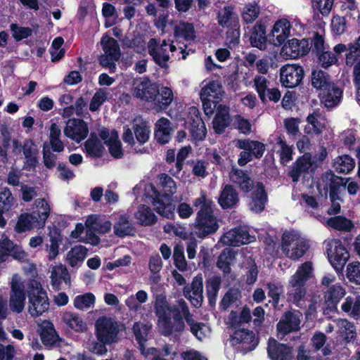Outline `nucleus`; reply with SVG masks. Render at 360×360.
<instances>
[{
    "label": "nucleus",
    "instance_id": "f257e3e1",
    "mask_svg": "<svg viewBox=\"0 0 360 360\" xmlns=\"http://www.w3.org/2000/svg\"><path fill=\"white\" fill-rule=\"evenodd\" d=\"M193 206L198 209L193 224V233L202 239L214 234L219 229V224L212 200L207 198L205 192H201L200 195L193 200Z\"/></svg>",
    "mask_w": 360,
    "mask_h": 360
},
{
    "label": "nucleus",
    "instance_id": "f03ea898",
    "mask_svg": "<svg viewBox=\"0 0 360 360\" xmlns=\"http://www.w3.org/2000/svg\"><path fill=\"white\" fill-rule=\"evenodd\" d=\"M162 185L164 188H169L166 191L169 193L166 192L161 193L154 186H152V204L158 214L165 218L172 219L174 217L175 206L171 202V196L175 192V182L171 176L165 174Z\"/></svg>",
    "mask_w": 360,
    "mask_h": 360
},
{
    "label": "nucleus",
    "instance_id": "7ed1b4c3",
    "mask_svg": "<svg viewBox=\"0 0 360 360\" xmlns=\"http://www.w3.org/2000/svg\"><path fill=\"white\" fill-rule=\"evenodd\" d=\"M28 310L32 316H39L48 311L49 300L40 282L32 280L27 285Z\"/></svg>",
    "mask_w": 360,
    "mask_h": 360
},
{
    "label": "nucleus",
    "instance_id": "20e7f679",
    "mask_svg": "<svg viewBox=\"0 0 360 360\" xmlns=\"http://www.w3.org/2000/svg\"><path fill=\"white\" fill-rule=\"evenodd\" d=\"M37 207V210L32 214L24 213L18 217L15 226V231L17 233H21L31 230L34 222H37L39 226H44L50 214V206L44 199H40Z\"/></svg>",
    "mask_w": 360,
    "mask_h": 360
},
{
    "label": "nucleus",
    "instance_id": "39448f33",
    "mask_svg": "<svg viewBox=\"0 0 360 360\" xmlns=\"http://www.w3.org/2000/svg\"><path fill=\"white\" fill-rule=\"evenodd\" d=\"M103 54H101L98 58V63L103 68L108 69L110 73L116 70L115 62L119 60L121 52L117 41L112 37L105 34L101 40Z\"/></svg>",
    "mask_w": 360,
    "mask_h": 360
},
{
    "label": "nucleus",
    "instance_id": "423d86ee",
    "mask_svg": "<svg viewBox=\"0 0 360 360\" xmlns=\"http://www.w3.org/2000/svg\"><path fill=\"white\" fill-rule=\"evenodd\" d=\"M328 261L336 270L341 269L349 255L345 246L339 239L329 238L324 241Z\"/></svg>",
    "mask_w": 360,
    "mask_h": 360
},
{
    "label": "nucleus",
    "instance_id": "0eeeda50",
    "mask_svg": "<svg viewBox=\"0 0 360 360\" xmlns=\"http://www.w3.org/2000/svg\"><path fill=\"white\" fill-rule=\"evenodd\" d=\"M96 335L98 341L113 343L117 342L120 332L117 322L111 318L101 316L98 319L95 324Z\"/></svg>",
    "mask_w": 360,
    "mask_h": 360
},
{
    "label": "nucleus",
    "instance_id": "6e6552de",
    "mask_svg": "<svg viewBox=\"0 0 360 360\" xmlns=\"http://www.w3.org/2000/svg\"><path fill=\"white\" fill-rule=\"evenodd\" d=\"M170 305H169L165 295H157L154 304V310L161 323L163 333L165 336L170 335L173 332V326L171 321V315L168 313Z\"/></svg>",
    "mask_w": 360,
    "mask_h": 360
},
{
    "label": "nucleus",
    "instance_id": "1a4fd4ad",
    "mask_svg": "<svg viewBox=\"0 0 360 360\" xmlns=\"http://www.w3.org/2000/svg\"><path fill=\"white\" fill-rule=\"evenodd\" d=\"M312 275L311 262H306L297 267L294 275V302L300 301L305 295L304 283Z\"/></svg>",
    "mask_w": 360,
    "mask_h": 360
},
{
    "label": "nucleus",
    "instance_id": "9d476101",
    "mask_svg": "<svg viewBox=\"0 0 360 360\" xmlns=\"http://www.w3.org/2000/svg\"><path fill=\"white\" fill-rule=\"evenodd\" d=\"M233 7L231 6H224L217 14V21L219 25L223 27L232 30L234 43H238L240 36V24L238 15L234 12Z\"/></svg>",
    "mask_w": 360,
    "mask_h": 360
},
{
    "label": "nucleus",
    "instance_id": "9b49d317",
    "mask_svg": "<svg viewBox=\"0 0 360 360\" xmlns=\"http://www.w3.org/2000/svg\"><path fill=\"white\" fill-rule=\"evenodd\" d=\"M233 345L241 344V349L244 354L254 350L259 344V338L252 330L238 328L231 335Z\"/></svg>",
    "mask_w": 360,
    "mask_h": 360
},
{
    "label": "nucleus",
    "instance_id": "f8f14e48",
    "mask_svg": "<svg viewBox=\"0 0 360 360\" xmlns=\"http://www.w3.org/2000/svg\"><path fill=\"white\" fill-rule=\"evenodd\" d=\"M291 241H292V234L290 232L283 234L281 245L272 238H266L264 241L266 245L265 249L277 257L284 255L289 259H292V252H290V250Z\"/></svg>",
    "mask_w": 360,
    "mask_h": 360
},
{
    "label": "nucleus",
    "instance_id": "ddd939ff",
    "mask_svg": "<svg viewBox=\"0 0 360 360\" xmlns=\"http://www.w3.org/2000/svg\"><path fill=\"white\" fill-rule=\"evenodd\" d=\"M267 354L271 360H292V345L281 343L270 337L267 342Z\"/></svg>",
    "mask_w": 360,
    "mask_h": 360
},
{
    "label": "nucleus",
    "instance_id": "4468645a",
    "mask_svg": "<svg viewBox=\"0 0 360 360\" xmlns=\"http://www.w3.org/2000/svg\"><path fill=\"white\" fill-rule=\"evenodd\" d=\"M168 313L172 314L174 323H172L173 331L181 333L185 328L184 318L186 321V318L191 316V313L187 303L184 299H179L176 304L170 305Z\"/></svg>",
    "mask_w": 360,
    "mask_h": 360
},
{
    "label": "nucleus",
    "instance_id": "2eb2a0df",
    "mask_svg": "<svg viewBox=\"0 0 360 360\" xmlns=\"http://www.w3.org/2000/svg\"><path fill=\"white\" fill-rule=\"evenodd\" d=\"M64 134L67 137L79 143L86 138L89 134V127L83 120L73 118L67 122Z\"/></svg>",
    "mask_w": 360,
    "mask_h": 360
},
{
    "label": "nucleus",
    "instance_id": "dca6fc26",
    "mask_svg": "<svg viewBox=\"0 0 360 360\" xmlns=\"http://www.w3.org/2000/svg\"><path fill=\"white\" fill-rule=\"evenodd\" d=\"M290 23L285 18L278 20L269 35V43L276 46L282 45L290 35Z\"/></svg>",
    "mask_w": 360,
    "mask_h": 360
},
{
    "label": "nucleus",
    "instance_id": "f3484780",
    "mask_svg": "<svg viewBox=\"0 0 360 360\" xmlns=\"http://www.w3.org/2000/svg\"><path fill=\"white\" fill-rule=\"evenodd\" d=\"M135 97L146 102H154L159 94V86L146 79L141 81L134 89Z\"/></svg>",
    "mask_w": 360,
    "mask_h": 360
},
{
    "label": "nucleus",
    "instance_id": "a211bd4d",
    "mask_svg": "<svg viewBox=\"0 0 360 360\" xmlns=\"http://www.w3.org/2000/svg\"><path fill=\"white\" fill-rule=\"evenodd\" d=\"M26 293L24 286L18 283L12 282L10 292L9 307L13 312L21 313L25 307Z\"/></svg>",
    "mask_w": 360,
    "mask_h": 360
},
{
    "label": "nucleus",
    "instance_id": "6ab92c4d",
    "mask_svg": "<svg viewBox=\"0 0 360 360\" xmlns=\"http://www.w3.org/2000/svg\"><path fill=\"white\" fill-rule=\"evenodd\" d=\"M231 181L243 193H249L254 187V181L248 171L232 167L229 173Z\"/></svg>",
    "mask_w": 360,
    "mask_h": 360
},
{
    "label": "nucleus",
    "instance_id": "aec40b11",
    "mask_svg": "<svg viewBox=\"0 0 360 360\" xmlns=\"http://www.w3.org/2000/svg\"><path fill=\"white\" fill-rule=\"evenodd\" d=\"M266 25L262 20H259L253 26L250 37V42L252 47L264 51L266 43L269 42V35L266 34Z\"/></svg>",
    "mask_w": 360,
    "mask_h": 360
},
{
    "label": "nucleus",
    "instance_id": "412c9836",
    "mask_svg": "<svg viewBox=\"0 0 360 360\" xmlns=\"http://www.w3.org/2000/svg\"><path fill=\"white\" fill-rule=\"evenodd\" d=\"M342 91L334 84H330L321 90L319 97L326 108L337 106L342 98Z\"/></svg>",
    "mask_w": 360,
    "mask_h": 360
},
{
    "label": "nucleus",
    "instance_id": "4be33fe9",
    "mask_svg": "<svg viewBox=\"0 0 360 360\" xmlns=\"http://www.w3.org/2000/svg\"><path fill=\"white\" fill-rule=\"evenodd\" d=\"M148 54L154 62L162 68L167 67L169 56L167 48L159 46V42L155 38H151L148 42Z\"/></svg>",
    "mask_w": 360,
    "mask_h": 360
},
{
    "label": "nucleus",
    "instance_id": "5701e85b",
    "mask_svg": "<svg viewBox=\"0 0 360 360\" xmlns=\"http://www.w3.org/2000/svg\"><path fill=\"white\" fill-rule=\"evenodd\" d=\"M172 131L173 129L169 120L166 117H161L155 124V139L161 145L168 143L171 140Z\"/></svg>",
    "mask_w": 360,
    "mask_h": 360
},
{
    "label": "nucleus",
    "instance_id": "b1692460",
    "mask_svg": "<svg viewBox=\"0 0 360 360\" xmlns=\"http://www.w3.org/2000/svg\"><path fill=\"white\" fill-rule=\"evenodd\" d=\"M267 201L268 195L264 185L262 182H257L256 188L252 193L250 203L251 210L256 213L262 212L264 210Z\"/></svg>",
    "mask_w": 360,
    "mask_h": 360
},
{
    "label": "nucleus",
    "instance_id": "393cba45",
    "mask_svg": "<svg viewBox=\"0 0 360 360\" xmlns=\"http://www.w3.org/2000/svg\"><path fill=\"white\" fill-rule=\"evenodd\" d=\"M230 124L229 108L222 104L217 107V113L213 119L212 125L214 132L217 134H223Z\"/></svg>",
    "mask_w": 360,
    "mask_h": 360
},
{
    "label": "nucleus",
    "instance_id": "a878e982",
    "mask_svg": "<svg viewBox=\"0 0 360 360\" xmlns=\"http://www.w3.org/2000/svg\"><path fill=\"white\" fill-rule=\"evenodd\" d=\"M238 193L232 185L226 184L221 191L218 203L224 210L234 207L238 202Z\"/></svg>",
    "mask_w": 360,
    "mask_h": 360
},
{
    "label": "nucleus",
    "instance_id": "bb28decb",
    "mask_svg": "<svg viewBox=\"0 0 360 360\" xmlns=\"http://www.w3.org/2000/svg\"><path fill=\"white\" fill-rule=\"evenodd\" d=\"M321 222L327 227L341 232H350L354 228L353 221L342 215L323 219Z\"/></svg>",
    "mask_w": 360,
    "mask_h": 360
},
{
    "label": "nucleus",
    "instance_id": "cd10ccee",
    "mask_svg": "<svg viewBox=\"0 0 360 360\" xmlns=\"http://www.w3.org/2000/svg\"><path fill=\"white\" fill-rule=\"evenodd\" d=\"M341 309L349 316L358 319L360 318V295L354 292L348 295L341 304Z\"/></svg>",
    "mask_w": 360,
    "mask_h": 360
},
{
    "label": "nucleus",
    "instance_id": "c85d7f7f",
    "mask_svg": "<svg viewBox=\"0 0 360 360\" xmlns=\"http://www.w3.org/2000/svg\"><path fill=\"white\" fill-rule=\"evenodd\" d=\"M345 294V289L340 284L331 285L324 292V300L330 308L335 309L338 303Z\"/></svg>",
    "mask_w": 360,
    "mask_h": 360
},
{
    "label": "nucleus",
    "instance_id": "c756f323",
    "mask_svg": "<svg viewBox=\"0 0 360 360\" xmlns=\"http://www.w3.org/2000/svg\"><path fill=\"white\" fill-rule=\"evenodd\" d=\"M216 85L214 82H210L207 87L202 89L200 92V98L202 102V108L205 115H211L214 112V109L217 106V103L212 101V98H214V95L212 93H214Z\"/></svg>",
    "mask_w": 360,
    "mask_h": 360
},
{
    "label": "nucleus",
    "instance_id": "7c9ffc66",
    "mask_svg": "<svg viewBox=\"0 0 360 360\" xmlns=\"http://www.w3.org/2000/svg\"><path fill=\"white\" fill-rule=\"evenodd\" d=\"M206 295L209 305L214 307L216 304L218 292L221 288V277L214 275L206 280Z\"/></svg>",
    "mask_w": 360,
    "mask_h": 360
},
{
    "label": "nucleus",
    "instance_id": "2f4dec72",
    "mask_svg": "<svg viewBox=\"0 0 360 360\" xmlns=\"http://www.w3.org/2000/svg\"><path fill=\"white\" fill-rule=\"evenodd\" d=\"M236 146L240 149L251 152L256 159H260L265 151V145L263 143L248 139H238Z\"/></svg>",
    "mask_w": 360,
    "mask_h": 360
},
{
    "label": "nucleus",
    "instance_id": "473e14b6",
    "mask_svg": "<svg viewBox=\"0 0 360 360\" xmlns=\"http://www.w3.org/2000/svg\"><path fill=\"white\" fill-rule=\"evenodd\" d=\"M135 217L139 224L143 226H153L158 221V218L151 208L146 205H141L138 207Z\"/></svg>",
    "mask_w": 360,
    "mask_h": 360
},
{
    "label": "nucleus",
    "instance_id": "72a5a7b5",
    "mask_svg": "<svg viewBox=\"0 0 360 360\" xmlns=\"http://www.w3.org/2000/svg\"><path fill=\"white\" fill-rule=\"evenodd\" d=\"M276 330V337L280 340H283L286 335L292 333V311L291 309L285 312L283 317L277 323Z\"/></svg>",
    "mask_w": 360,
    "mask_h": 360
},
{
    "label": "nucleus",
    "instance_id": "f704fd0d",
    "mask_svg": "<svg viewBox=\"0 0 360 360\" xmlns=\"http://www.w3.org/2000/svg\"><path fill=\"white\" fill-rule=\"evenodd\" d=\"M84 148L87 155L91 158H99L103 155L105 148L95 134H91L90 137L84 143Z\"/></svg>",
    "mask_w": 360,
    "mask_h": 360
},
{
    "label": "nucleus",
    "instance_id": "c9c22d12",
    "mask_svg": "<svg viewBox=\"0 0 360 360\" xmlns=\"http://www.w3.org/2000/svg\"><path fill=\"white\" fill-rule=\"evenodd\" d=\"M236 252L231 248H224L218 257L217 266L224 274L228 275L231 271V265L235 259Z\"/></svg>",
    "mask_w": 360,
    "mask_h": 360
},
{
    "label": "nucleus",
    "instance_id": "e433bc0d",
    "mask_svg": "<svg viewBox=\"0 0 360 360\" xmlns=\"http://www.w3.org/2000/svg\"><path fill=\"white\" fill-rule=\"evenodd\" d=\"M174 36L176 39L183 38L186 41L194 40L196 36L193 24L180 21L179 24L174 27Z\"/></svg>",
    "mask_w": 360,
    "mask_h": 360
},
{
    "label": "nucleus",
    "instance_id": "4c0bfd02",
    "mask_svg": "<svg viewBox=\"0 0 360 360\" xmlns=\"http://www.w3.org/2000/svg\"><path fill=\"white\" fill-rule=\"evenodd\" d=\"M136 229L127 217L122 216L114 225V233L120 238L134 236Z\"/></svg>",
    "mask_w": 360,
    "mask_h": 360
},
{
    "label": "nucleus",
    "instance_id": "58836bf2",
    "mask_svg": "<svg viewBox=\"0 0 360 360\" xmlns=\"http://www.w3.org/2000/svg\"><path fill=\"white\" fill-rule=\"evenodd\" d=\"M276 140L274 150L279 155L281 162L282 164L288 162L292 159V146H288L281 136L276 137Z\"/></svg>",
    "mask_w": 360,
    "mask_h": 360
},
{
    "label": "nucleus",
    "instance_id": "ea45409f",
    "mask_svg": "<svg viewBox=\"0 0 360 360\" xmlns=\"http://www.w3.org/2000/svg\"><path fill=\"white\" fill-rule=\"evenodd\" d=\"M354 159L347 155L338 156L333 160V167L339 173H349L354 168Z\"/></svg>",
    "mask_w": 360,
    "mask_h": 360
},
{
    "label": "nucleus",
    "instance_id": "a19ab883",
    "mask_svg": "<svg viewBox=\"0 0 360 360\" xmlns=\"http://www.w3.org/2000/svg\"><path fill=\"white\" fill-rule=\"evenodd\" d=\"M149 328L148 325L139 322H135L132 327L133 333L142 354H144L145 343L147 341L146 337L148 335Z\"/></svg>",
    "mask_w": 360,
    "mask_h": 360
},
{
    "label": "nucleus",
    "instance_id": "79ce46f5",
    "mask_svg": "<svg viewBox=\"0 0 360 360\" xmlns=\"http://www.w3.org/2000/svg\"><path fill=\"white\" fill-rule=\"evenodd\" d=\"M335 322L338 328V333L346 341H349L355 336L354 324L345 319H338Z\"/></svg>",
    "mask_w": 360,
    "mask_h": 360
},
{
    "label": "nucleus",
    "instance_id": "37998d69",
    "mask_svg": "<svg viewBox=\"0 0 360 360\" xmlns=\"http://www.w3.org/2000/svg\"><path fill=\"white\" fill-rule=\"evenodd\" d=\"M227 234L229 235L227 238L231 236L229 243L231 245L236 246L238 245V244H248L251 242L248 231L243 230L241 228H235Z\"/></svg>",
    "mask_w": 360,
    "mask_h": 360
},
{
    "label": "nucleus",
    "instance_id": "c03bdc74",
    "mask_svg": "<svg viewBox=\"0 0 360 360\" xmlns=\"http://www.w3.org/2000/svg\"><path fill=\"white\" fill-rule=\"evenodd\" d=\"M87 248L83 245H77L68 253L69 264L71 266H76L78 262L84 261L87 255Z\"/></svg>",
    "mask_w": 360,
    "mask_h": 360
},
{
    "label": "nucleus",
    "instance_id": "a18cd8bd",
    "mask_svg": "<svg viewBox=\"0 0 360 360\" xmlns=\"http://www.w3.org/2000/svg\"><path fill=\"white\" fill-rule=\"evenodd\" d=\"M106 145L108 146L109 152L112 157L118 159L123 156L122 143L118 139V134L116 131H112V136L107 141Z\"/></svg>",
    "mask_w": 360,
    "mask_h": 360
},
{
    "label": "nucleus",
    "instance_id": "49530a36",
    "mask_svg": "<svg viewBox=\"0 0 360 360\" xmlns=\"http://www.w3.org/2000/svg\"><path fill=\"white\" fill-rule=\"evenodd\" d=\"M132 129L134 131L136 139L139 143V144L143 145L148 141L150 130V127L146 122L134 124Z\"/></svg>",
    "mask_w": 360,
    "mask_h": 360
},
{
    "label": "nucleus",
    "instance_id": "de8ad7c7",
    "mask_svg": "<svg viewBox=\"0 0 360 360\" xmlns=\"http://www.w3.org/2000/svg\"><path fill=\"white\" fill-rule=\"evenodd\" d=\"M307 239L300 233H294V259L302 257L309 249Z\"/></svg>",
    "mask_w": 360,
    "mask_h": 360
},
{
    "label": "nucleus",
    "instance_id": "09e8293b",
    "mask_svg": "<svg viewBox=\"0 0 360 360\" xmlns=\"http://www.w3.org/2000/svg\"><path fill=\"white\" fill-rule=\"evenodd\" d=\"M331 83L329 82V76L321 70H315L311 73V84L318 89L321 90Z\"/></svg>",
    "mask_w": 360,
    "mask_h": 360
},
{
    "label": "nucleus",
    "instance_id": "8fccbe9b",
    "mask_svg": "<svg viewBox=\"0 0 360 360\" xmlns=\"http://www.w3.org/2000/svg\"><path fill=\"white\" fill-rule=\"evenodd\" d=\"M319 115L317 113H312L308 115L307 118V124L304 126V131L307 134H320L322 131L323 128L324 127L323 124H322L318 120Z\"/></svg>",
    "mask_w": 360,
    "mask_h": 360
},
{
    "label": "nucleus",
    "instance_id": "3c124183",
    "mask_svg": "<svg viewBox=\"0 0 360 360\" xmlns=\"http://www.w3.org/2000/svg\"><path fill=\"white\" fill-rule=\"evenodd\" d=\"M12 37L15 41L27 39L32 34V29L29 27H22L17 23H11L9 26Z\"/></svg>",
    "mask_w": 360,
    "mask_h": 360
},
{
    "label": "nucleus",
    "instance_id": "603ef678",
    "mask_svg": "<svg viewBox=\"0 0 360 360\" xmlns=\"http://www.w3.org/2000/svg\"><path fill=\"white\" fill-rule=\"evenodd\" d=\"M173 97L172 90L169 87L162 86L159 89L158 96L154 103L160 108H165L172 102Z\"/></svg>",
    "mask_w": 360,
    "mask_h": 360
},
{
    "label": "nucleus",
    "instance_id": "864d4df0",
    "mask_svg": "<svg viewBox=\"0 0 360 360\" xmlns=\"http://www.w3.org/2000/svg\"><path fill=\"white\" fill-rule=\"evenodd\" d=\"M347 22L346 19L340 15H334L330 22L332 34L334 36H340L347 30Z\"/></svg>",
    "mask_w": 360,
    "mask_h": 360
},
{
    "label": "nucleus",
    "instance_id": "5fc2aeb1",
    "mask_svg": "<svg viewBox=\"0 0 360 360\" xmlns=\"http://www.w3.org/2000/svg\"><path fill=\"white\" fill-rule=\"evenodd\" d=\"M96 297L91 292L77 295L74 300V307L78 309H84L91 307L95 303Z\"/></svg>",
    "mask_w": 360,
    "mask_h": 360
},
{
    "label": "nucleus",
    "instance_id": "6e6d98bb",
    "mask_svg": "<svg viewBox=\"0 0 360 360\" xmlns=\"http://www.w3.org/2000/svg\"><path fill=\"white\" fill-rule=\"evenodd\" d=\"M173 259L175 266L181 271L186 270L187 262L184 256V249L181 245H176L174 248Z\"/></svg>",
    "mask_w": 360,
    "mask_h": 360
},
{
    "label": "nucleus",
    "instance_id": "4d7b16f0",
    "mask_svg": "<svg viewBox=\"0 0 360 360\" xmlns=\"http://www.w3.org/2000/svg\"><path fill=\"white\" fill-rule=\"evenodd\" d=\"M186 127L200 126L201 127L205 124L198 108L195 106H191L188 108V116L185 122Z\"/></svg>",
    "mask_w": 360,
    "mask_h": 360
},
{
    "label": "nucleus",
    "instance_id": "13d9d810",
    "mask_svg": "<svg viewBox=\"0 0 360 360\" xmlns=\"http://www.w3.org/2000/svg\"><path fill=\"white\" fill-rule=\"evenodd\" d=\"M260 13V8L256 4H248L245 6V9L242 14L243 20L246 23H252L257 18Z\"/></svg>",
    "mask_w": 360,
    "mask_h": 360
},
{
    "label": "nucleus",
    "instance_id": "bf43d9fd",
    "mask_svg": "<svg viewBox=\"0 0 360 360\" xmlns=\"http://www.w3.org/2000/svg\"><path fill=\"white\" fill-rule=\"evenodd\" d=\"M14 198L10 188L5 187L0 191V210L9 211L13 205Z\"/></svg>",
    "mask_w": 360,
    "mask_h": 360
},
{
    "label": "nucleus",
    "instance_id": "052dcab7",
    "mask_svg": "<svg viewBox=\"0 0 360 360\" xmlns=\"http://www.w3.org/2000/svg\"><path fill=\"white\" fill-rule=\"evenodd\" d=\"M65 319L70 328L77 332H83L86 329V324L77 314H68Z\"/></svg>",
    "mask_w": 360,
    "mask_h": 360
},
{
    "label": "nucleus",
    "instance_id": "680f3d73",
    "mask_svg": "<svg viewBox=\"0 0 360 360\" xmlns=\"http://www.w3.org/2000/svg\"><path fill=\"white\" fill-rule=\"evenodd\" d=\"M346 275L349 281L360 285V262H353L348 264Z\"/></svg>",
    "mask_w": 360,
    "mask_h": 360
},
{
    "label": "nucleus",
    "instance_id": "e2e57ef3",
    "mask_svg": "<svg viewBox=\"0 0 360 360\" xmlns=\"http://www.w3.org/2000/svg\"><path fill=\"white\" fill-rule=\"evenodd\" d=\"M310 46L311 43L309 39L294 38V54L296 53V56L294 55V58L305 56L309 51Z\"/></svg>",
    "mask_w": 360,
    "mask_h": 360
},
{
    "label": "nucleus",
    "instance_id": "0e129e2a",
    "mask_svg": "<svg viewBox=\"0 0 360 360\" xmlns=\"http://www.w3.org/2000/svg\"><path fill=\"white\" fill-rule=\"evenodd\" d=\"M106 99V92L103 89H99L96 91L90 101L89 110L91 112L97 111Z\"/></svg>",
    "mask_w": 360,
    "mask_h": 360
},
{
    "label": "nucleus",
    "instance_id": "69168bd1",
    "mask_svg": "<svg viewBox=\"0 0 360 360\" xmlns=\"http://www.w3.org/2000/svg\"><path fill=\"white\" fill-rule=\"evenodd\" d=\"M14 248V243L8 238L0 240V263L6 261Z\"/></svg>",
    "mask_w": 360,
    "mask_h": 360
},
{
    "label": "nucleus",
    "instance_id": "338daca9",
    "mask_svg": "<svg viewBox=\"0 0 360 360\" xmlns=\"http://www.w3.org/2000/svg\"><path fill=\"white\" fill-rule=\"evenodd\" d=\"M42 155L44 166L48 169L53 168L57 160V155L51 152L46 142L43 144Z\"/></svg>",
    "mask_w": 360,
    "mask_h": 360
},
{
    "label": "nucleus",
    "instance_id": "774afa93",
    "mask_svg": "<svg viewBox=\"0 0 360 360\" xmlns=\"http://www.w3.org/2000/svg\"><path fill=\"white\" fill-rule=\"evenodd\" d=\"M50 326L43 327L40 333V338L42 343L46 345H52L55 342L54 334L56 330L52 323Z\"/></svg>",
    "mask_w": 360,
    "mask_h": 360
}]
</instances>
